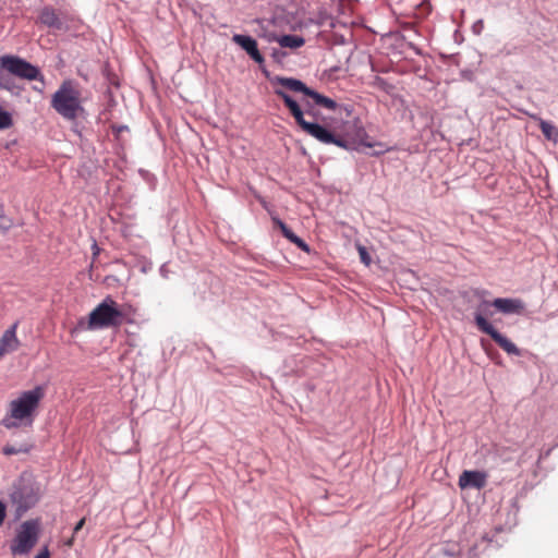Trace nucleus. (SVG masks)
I'll list each match as a JSON object with an SVG mask.
<instances>
[{
  "label": "nucleus",
  "mask_w": 558,
  "mask_h": 558,
  "mask_svg": "<svg viewBox=\"0 0 558 558\" xmlns=\"http://www.w3.org/2000/svg\"><path fill=\"white\" fill-rule=\"evenodd\" d=\"M475 324L481 331L490 336L492 339L508 354L520 355V350L517 348V345L512 343L508 338L502 336L499 331H497L483 315H475Z\"/></svg>",
  "instance_id": "8"
},
{
  "label": "nucleus",
  "mask_w": 558,
  "mask_h": 558,
  "mask_svg": "<svg viewBox=\"0 0 558 558\" xmlns=\"http://www.w3.org/2000/svg\"><path fill=\"white\" fill-rule=\"evenodd\" d=\"M268 41H277L282 48L298 49L304 46L305 40L302 36L298 35H282L277 36L275 34H269L266 36Z\"/></svg>",
  "instance_id": "14"
},
{
  "label": "nucleus",
  "mask_w": 558,
  "mask_h": 558,
  "mask_svg": "<svg viewBox=\"0 0 558 558\" xmlns=\"http://www.w3.org/2000/svg\"><path fill=\"white\" fill-rule=\"evenodd\" d=\"M10 497L20 509H28L38 500L37 492L24 481H20L13 486Z\"/></svg>",
  "instance_id": "9"
},
{
  "label": "nucleus",
  "mask_w": 558,
  "mask_h": 558,
  "mask_svg": "<svg viewBox=\"0 0 558 558\" xmlns=\"http://www.w3.org/2000/svg\"><path fill=\"white\" fill-rule=\"evenodd\" d=\"M271 84L280 86L279 88L288 89L295 93H302L305 96L313 99L314 104L320 107H324L328 110L335 111L338 108V104L326 97L314 89L307 87L302 81L293 77H284V76H276L271 80Z\"/></svg>",
  "instance_id": "6"
},
{
  "label": "nucleus",
  "mask_w": 558,
  "mask_h": 558,
  "mask_svg": "<svg viewBox=\"0 0 558 558\" xmlns=\"http://www.w3.org/2000/svg\"><path fill=\"white\" fill-rule=\"evenodd\" d=\"M40 527L37 520H27L23 522L10 544L11 553L16 555H26L37 544Z\"/></svg>",
  "instance_id": "7"
},
{
  "label": "nucleus",
  "mask_w": 558,
  "mask_h": 558,
  "mask_svg": "<svg viewBox=\"0 0 558 558\" xmlns=\"http://www.w3.org/2000/svg\"><path fill=\"white\" fill-rule=\"evenodd\" d=\"M487 474L483 471H463L458 481L461 489L475 488L482 489L486 486Z\"/></svg>",
  "instance_id": "11"
},
{
  "label": "nucleus",
  "mask_w": 558,
  "mask_h": 558,
  "mask_svg": "<svg viewBox=\"0 0 558 558\" xmlns=\"http://www.w3.org/2000/svg\"><path fill=\"white\" fill-rule=\"evenodd\" d=\"M35 558H50V553L47 546H45Z\"/></svg>",
  "instance_id": "22"
},
{
  "label": "nucleus",
  "mask_w": 558,
  "mask_h": 558,
  "mask_svg": "<svg viewBox=\"0 0 558 558\" xmlns=\"http://www.w3.org/2000/svg\"><path fill=\"white\" fill-rule=\"evenodd\" d=\"M276 223L279 226L286 239L295 244L299 248L308 252V245L301 238L294 234V232L288 228L286 223H283L281 220H276Z\"/></svg>",
  "instance_id": "16"
},
{
  "label": "nucleus",
  "mask_w": 558,
  "mask_h": 558,
  "mask_svg": "<svg viewBox=\"0 0 558 558\" xmlns=\"http://www.w3.org/2000/svg\"><path fill=\"white\" fill-rule=\"evenodd\" d=\"M74 536L75 535L73 534L71 538H69L66 542H64V545L68 547H72L74 544Z\"/></svg>",
  "instance_id": "26"
},
{
  "label": "nucleus",
  "mask_w": 558,
  "mask_h": 558,
  "mask_svg": "<svg viewBox=\"0 0 558 558\" xmlns=\"http://www.w3.org/2000/svg\"><path fill=\"white\" fill-rule=\"evenodd\" d=\"M32 446L28 444H23L20 447H15L13 445H5L2 449L3 454L12 456L17 453H27L29 452Z\"/></svg>",
  "instance_id": "19"
},
{
  "label": "nucleus",
  "mask_w": 558,
  "mask_h": 558,
  "mask_svg": "<svg viewBox=\"0 0 558 558\" xmlns=\"http://www.w3.org/2000/svg\"><path fill=\"white\" fill-rule=\"evenodd\" d=\"M7 515L5 506L0 501V525L3 523Z\"/></svg>",
  "instance_id": "24"
},
{
  "label": "nucleus",
  "mask_w": 558,
  "mask_h": 558,
  "mask_svg": "<svg viewBox=\"0 0 558 558\" xmlns=\"http://www.w3.org/2000/svg\"><path fill=\"white\" fill-rule=\"evenodd\" d=\"M539 129H541L543 135L547 140H554V141L557 140L558 130L550 122H547V121L541 119L539 120Z\"/></svg>",
  "instance_id": "18"
},
{
  "label": "nucleus",
  "mask_w": 558,
  "mask_h": 558,
  "mask_svg": "<svg viewBox=\"0 0 558 558\" xmlns=\"http://www.w3.org/2000/svg\"><path fill=\"white\" fill-rule=\"evenodd\" d=\"M11 75L25 81L45 83L44 75L36 65L17 56L7 54L0 58V88L12 92L16 87Z\"/></svg>",
  "instance_id": "4"
},
{
  "label": "nucleus",
  "mask_w": 558,
  "mask_h": 558,
  "mask_svg": "<svg viewBox=\"0 0 558 558\" xmlns=\"http://www.w3.org/2000/svg\"><path fill=\"white\" fill-rule=\"evenodd\" d=\"M44 396V388L39 386L22 392L16 399L9 402L7 413L0 424L7 429L31 427Z\"/></svg>",
  "instance_id": "1"
},
{
  "label": "nucleus",
  "mask_w": 558,
  "mask_h": 558,
  "mask_svg": "<svg viewBox=\"0 0 558 558\" xmlns=\"http://www.w3.org/2000/svg\"><path fill=\"white\" fill-rule=\"evenodd\" d=\"M84 524H85V518L81 519V520L75 524V526H74V529H73V534H74V535H75V534H77V533H78V531H81V530L83 529Z\"/></svg>",
  "instance_id": "23"
},
{
  "label": "nucleus",
  "mask_w": 558,
  "mask_h": 558,
  "mask_svg": "<svg viewBox=\"0 0 558 558\" xmlns=\"http://www.w3.org/2000/svg\"><path fill=\"white\" fill-rule=\"evenodd\" d=\"M131 312L132 306L120 305L108 295L89 313L86 325L80 322V326L86 330L118 328L124 323H133Z\"/></svg>",
  "instance_id": "2"
},
{
  "label": "nucleus",
  "mask_w": 558,
  "mask_h": 558,
  "mask_svg": "<svg viewBox=\"0 0 558 558\" xmlns=\"http://www.w3.org/2000/svg\"><path fill=\"white\" fill-rule=\"evenodd\" d=\"M232 40L239 45L246 53L257 63L264 62V57L257 48V43L250 36L236 34L232 37Z\"/></svg>",
  "instance_id": "12"
},
{
  "label": "nucleus",
  "mask_w": 558,
  "mask_h": 558,
  "mask_svg": "<svg viewBox=\"0 0 558 558\" xmlns=\"http://www.w3.org/2000/svg\"><path fill=\"white\" fill-rule=\"evenodd\" d=\"M368 138H369L368 135L364 132L363 133V137L361 138L360 144L365 146V147H368V148L379 147V150L374 151L373 155L378 156V155H381V154H385V153L391 150V147H388L384 143H380V142L373 143V142L368 141Z\"/></svg>",
  "instance_id": "17"
},
{
  "label": "nucleus",
  "mask_w": 558,
  "mask_h": 558,
  "mask_svg": "<svg viewBox=\"0 0 558 558\" xmlns=\"http://www.w3.org/2000/svg\"><path fill=\"white\" fill-rule=\"evenodd\" d=\"M51 107L65 120L77 119L84 112L78 84L72 80L63 81L51 97Z\"/></svg>",
  "instance_id": "5"
},
{
  "label": "nucleus",
  "mask_w": 558,
  "mask_h": 558,
  "mask_svg": "<svg viewBox=\"0 0 558 558\" xmlns=\"http://www.w3.org/2000/svg\"><path fill=\"white\" fill-rule=\"evenodd\" d=\"M304 106H305V108H306V112H307L308 114H311V116H314V111H313L312 106L310 105V102H308V101H307V102H305V104H304Z\"/></svg>",
  "instance_id": "25"
},
{
  "label": "nucleus",
  "mask_w": 558,
  "mask_h": 558,
  "mask_svg": "<svg viewBox=\"0 0 558 558\" xmlns=\"http://www.w3.org/2000/svg\"><path fill=\"white\" fill-rule=\"evenodd\" d=\"M12 124L10 113L0 109V130L8 129Z\"/></svg>",
  "instance_id": "20"
},
{
  "label": "nucleus",
  "mask_w": 558,
  "mask_h": 558,
  "mask_svg": "<svg viewBox=\"0 0 558 558\" xmlns=\"http://www.w3.org/2000/svg\"><path fill=\"white\" fill-rule=\"evenodd\" d=\"M19 322L12 324L0 338V359L19 350L21 341L16 336Z\"/></svg>",
  "instance_id": "10"
},
{
  "label": "nucleus",
  "mask_w": 558,
  "mask_h": 558,
  "mask_svg": "<svg viewBox=\"0 0 558 558\" xmlns=\"http://www.w3.org/2000/svg\"><path fill=\"white\" fill-rule=\"evenodd\" d=\"M274 93L282 99L291 116L294 118L295 123L303 132L313 136L323 144H333L338 147L349 149L347 141L341 136L333 134L331 131L318 123L306 121L301 106L284 89L275 88Z\"/></svg>",
  "instance_id": "3"
},
{
  "label": "nucleus",
  "mask_w": 558,
  "mask_h": 558,
  "mask_svg": "<svg viewBox=\"0 0 558 558\" xmlns=\"http://www.w3.org/2000/svg\"><path fill=\"white\" fill-rule=\"evenodd\" d=\"M357 252H359L361 262L364 265L369 266L372 263V258H371L366 247L363 245H357Z\"/></svg>",
  "instance_id": "21"
},
{
  "label": "nucleus",
  "mask_w": 558,
  "mask_h": 558,
  "mask_svg": "<svg viewBox=\"0 0 558 558\" xmlns=\"http://www.w3.org/2000/svg\"><path fill=\"white\" fill-rule=\"evenodd\" d=\"M493 306L499 312L505 314L521 313L524 308V304L518 299H502L498 298L493 301Z\"/></svg>",
  "instance_id": "13"
},
{
  "label": "nucleus",
  "mask_w": 558,
  "mask_h": 558,
  "mask_svg": "<svg viewBox=\"0 0 558 558\" xmlns=\"http://www.w3.org/2000/svg\"><path fill=\"white\" fill-rule=\"evenodd\" d=\"M39 20L43 24H45L48 27H53L57 29L62 28V23L60 19L58 17L56 11L51 8H45L40 12Z\"/></svg>",
  "instance_id": "15"
}]
</instances>
